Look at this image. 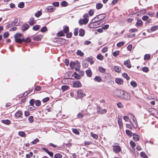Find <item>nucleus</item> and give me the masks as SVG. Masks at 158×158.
I'll list each match as a JSON object with an SVG mask.
<instances>
[{"mask_svg":"<svg viewBox=\"0 0 158 158\" xmlns=\"http://www.w3.org/2000/svg\"><path fill=\"white\" fill-rule=\"evenodd\" d=\"M106 17V15L104 14L98 15L92 19V22L91 24L89 25L90 27L91 28L96 27H98L102 25V24L99 23L98 22L104 19Z\"/></svg>","mask_w":158,"mask_h":158,"instance_id":"obj_1","label":"nucleus"},{"mask_svg":"<svg viewBox=\"0 0 158 158\" xmlns=\"http://www.w3.org/2000/svg\"><path fill=\"white\" fill-rule=\"evenodd\" d=\"M121 98L124 100H129L131 98V96L127 92L122 91L120 92Z\"/></svg>","mask_w":158,"mask_h":158,"instance_id":"obj_2","label":"nucleus"},{"mask_svg":"<svg viewBox=\"0 0 158 158\" xmlns=\"http://www.w3.org/2000/svg\"><path fill=\"white\" fill-rule=\"evenodd\" d=\"M22 35L21 33H17L15 35V41L19 44L21 43L24 40V39L22 38Z\"/></svg>","mask_w":158,"mask_h":158,"instance_id":"obj_3","label":"nucleus"},{"mask_svg":"<svg viewBox=\"0 0 158 158\" xmlns=\"http://www.w3.org/2000/svg\"><path fill=\"white\" fill-rule=\"evenodd\" d=\"M128 115L132 118V121L131 122L133 127L135 128L137 127L138 126L137 121L134 115L131 113H129Z\"/></svg>","mask_w":158,"mask_h":158,"instance_id":"obj_4","label":"nucleus"},{"mask_svg":"<svg viewBox=\"0 0 158 158\" xmlns=\"http://www.w3.org/2000/svg\"><path fill=\"white\" fill-rule=\"evenodd\" d=\"M149 111L152 115L154 116L155 117L158 119L157 117L155 116L156 114L158 115V111L157 110L154 108H150L149 109Z\"/></svg>","mask_w":158,"mask_h":158,"instance_id":"obj_5","label":"nucleus"},{"mask_svg":"<svg viewBox=\"0 0 158 158\" xmlns=\"http://www.w3.org/2000/svg\"><path fill=\"white\" fill-rule=\"evenodd\" d=\"M107 112L106 109H102L100 106H98L97 108V112L101 114H104Z\"/></svg>","mask_w":158,"mask_h":158,"instance_id":"obj_6","label":"nucleus"},{"mask_svg":"<svg viewBox=\"0 0 158 158\" xmlns=\"http://www.w3.org/2000/svg\"><path fill=\"white\" fill-rule=\"evenodd\" d=\"M88 22V19L87 18H84L83 19H80L79 21V24L82 25L83 24H86Z\"/></svg>","mask_w":158,"mask_h":158,"instance_id":"obj_7","label":"nucleus"},{"mask_svg":"<svg viewBox=\"0 0 158 158\" xmlns=\"http://www.w3.org/2000/svg\"><path fill=\"white\" fill-rule=\"evenodd\" d=\"M11 23L12 26H18L20 24V21L18 19H15Z\"/></svg>","mask_w":158,"mask_h":158,"instance_id":"obj_8","label":"nucleus"},{"mask_svg":"<svg viewBox=\"0 0 158 158\" xmlns=\"http://www.w3.org/2000/svg\"><path fill=\"white\" fill-rule=\"evenodd\" d=\"M46 9L48 11L52 12L55 10V8L53 6H49L46 8Z\"/></svg>","mask_w":158,"mask_h":158,"instance_id":"obj_9","label":"nucleus"},{"mask_svg":"<svg viewBox=\"0 0 158 158\" xmlns=\"http://www.w3.org/2000/svg\"><path fill=\"white\" fill-rule=\"evenodd\" d=\"M77 94L78 97L80 98L83 97L85 95V94L83 93V91L81 89H79L77 91Z\"/></svg>","mask_w":158,"mask_h":158,"instance_id":"obj_10","label":"nucleus"},{"mask_svg":"<svg viewBox=\"0 0 158 158\" xmlns=\"http://www.w3.org/2000/svg\"><path fill=\"white\" fill-rule=\"evenodd\" d=\"M115 82L118 84L123 85V81L122 79L117 78L115 79Z\"/></svg>","mask_w":158,"mask_h":158,"instance_id":"obj_11","label":"nucleus"},{"mask_svg":"<svg viewBox=\"0 0 158 158\" xmlns=\"http://www.w3.org/2000/svg\"><path fill=\"white\" fill-rule=\"evenodd\" d=\"M121 150V148L119 146H115L113 147V151L115 153H118Z\"/></svg>","mask_w":158,"mask_h":158,"instance_id":"obj_12","label":"nucleus"},{"mask_svg":"<svg viewBox=\"0 0 158 158\" xmlns=\"http://www.w3.org/2000/svg\"><path fill=\"white\" fill-rule=\"evenodd\" d=\"M73 87L75 88H77L81 86V84L79 81H76L73 84Z\"/></svg>","mask_w":158,"mask_h":158,"instance_id":"obj_13","label":"nucleus"},{"mask_svg":"<svg viewBox=\"0 0 158 158\" xmlns=\"http://www.w3.org/2000/svg\"><path fill=\"white\" fill-rule=\"evenodd\" d=\"M122 120L120 117H118V122L120 128H122L123 127V124L122 121Z\"/></svg>","mask_w":158,"mask_h":158,"instance_id":"obj_14","label":"nucleus"},{"mask_svg":"<svg viewBox=\"0 0 158 158\" xmlns=\"http://www.w3.org/2000/svg\"><path fill=\"white\" fill-rule=\"evenodd\" d=\"M124 64L128 68H130L131 67L130 64V60H128L124 62Z\"/></svg>","mask_w":158,"mask_h":158,"instance_id":"obj_15","label":"nucleus"},{"mask_svg":"<svg viewBox=\"0 0 158 158\" xmlns=\"http://www.w3.org/2000/svg\"><path fill=\"white\" fill-rule=\"evenodd\" d=\"M29 27V25L27 24H24L22 27V30L23 31H25L27 30Z\"/></svg>","mask_w":158,"mask_h":158,"instance_id":"obj_16","label":"nucleus"},{"mask_svg":"<svg viewBox=\"0 0 158 158\" xmlns=\"http://www.w3.org/2000/svg\"><path fill=\"white\" fill-rule=\"evenodd\" d=\"M36 23L35 21L33 18H31L29 21V24L31 25H33Z\"/></svg>","mask_w":158,"mask_h":158,"instance_id":"obj_17","label":"nucleus"},{"mask_svg":"<svg viewBox=\"0 0 158 158\" xmlns=\"http://www.w3.org/2000/svg\"><path fill=\"white\" fill-rule=\"evenodd\" d=\"M86 73L87 76L89 77H90L92 76V72L90 69H88L86 71Z\"/></svg>","mask_w":158,"mask_h":158,"instance_id":"obj_18","label":"nucleus"},{"mask_svg":"<svg viewBox=\"0 0 158 158\" xmlns=\"http://www.w3.org/2000/svg\"><path fill=\"white\" fill-rule=\"evenodd\" d=\"M85 34V31L84 29H80L79 31V35L81 36H83Z\"/></svg>","mask_w":158,"mask_h":158,"instance_id":"obj_19","label":"nucleus"},{"mask_svg":"<svg viewBox=\"0 0 158 158\" xmlns=\"http://www.w3.org/2000/svg\"><path fill=\"white\" fill-rule=\"evenodd\" d=\"M158 30V26L156 25L152 26L150 28L151 32H153Z\"/></svg>","mask_w":158,"mask_h":158,"instance_id":"obj_20","label":"nucleus"},{"mask_svg":"<svg viewBox=\"0 0 158 158\" xmlns=\"http://www.w3.org/2000/svg\"><path fill=\"white\" fill-rule=\"evenodd\" d=\"M114 70L116 72L119 73L121 71V68L118 66H115L114 68Z\"/></svg>","mask_w":158,"mask_h":158,"instance_id":"obj_21","label":"nucleus"},{"mask_svg":"<svg viewBox=\"0 0 158 158\" xmlns=\"http://www.w3.org/2000/svg\"><path fill=\"white\" fill-rule=\"evenodd\" d=\"M94 80L98 82H101L102 81L101 78L98 76H96L94 78Z\"/></svg>","mask_w":158,"mask_h":158,"instance_id":"obj_22","label":"nucleus"},{"mask_svg":"<svg viewBox=\"0 0 158 158\" xmlns=\"http://www.w3.org/2000/svg\"><path fill=\"white\" fill-rule=\"evenodd\" d=\"M42 38V36L41 35H37L34 37L33 39L35 41H39Z\"/></svg>","mask_w":158,"mask_h":158,"instance_id":"obj_23","label":"nucleus"},{"mask_svg":"<svg viewBox=\"0 0 158 158\" xmlns=\"http://www.w3.org/2000/svg\"><path fill=\"white\" fill-rule=\"evenodd\" d=\"M22 114L21 111H19L16 113L15 115L17 118H19L20 117Z\"/></svg>","mask_w":158,"mask_h":158,"instance_id":"obj_24","label":"nucleus"},{"mask_svg":"<svg viewBox=\"0 0 158 158\" xmlns=\"http://www.w3.org/2000/svg\"><path fill=\"white\" fill-rule=\"evenodd\" d=\"M140 156L142 157L143 158H148V156L144 152H141L140 153Z\"/></svg>","mask_w":158,"mask_h":158,"instance_id":"obj_25","label":"nucleus"},{"mask_svg":"<svg viewBox=\"0 0 158 158\" xmlns=\"http://www.w3.org/2000/svg\"><path fill=\"white\" fill-rule=\"evenodd\" d=\"M103 6V5L101 3H98L96 5V8L98 10L101 9Z\"/></svg>","mask_w":158,"mask_h":158,"instance_id":"obj_26","label":"nucleus"},{"mask_svg":"<svg viewBox=\"0 0 158 158\" xmlns=\"http://www.w3.org/2000/svg\"><path fill=\"white\" fill-rule=\"evenodd\" d=\"M98 70L100 72L102 73H104L106 71V69L102 66H100L99 67Z\"/></svg>","mask_w":158,"mask_h":158,"instance_id":"obj_27","label":"nucleus"},{"mask_svg":"<svg viewBox=\"0 0 158 158\" xmlns=\"http://www.w3.org/2000/svg\"><path fill=\"white\" fill-rule=\"evenodd\" d=\"M2 123L6 125L9 124L10 123V121L9 120H2Z\"/></svg>","mask_w":158,"mask_h":158,"instance_id":"obj_28","label":"nucleus"},{"mask_svg":"<svg viewBox=\"0 0 158 158\" xmlns=\"http://www.w3.org/2000/svg\"><path fill=\"white\" fill-rule=\"evenodd\" d=\"M24 3L23 2H19L18 4V7L21 8H23L24 7Z\"/></svg>","mask_w":158,"mask_h":158,"instance_id":"obj_29","label":"nucleus"},{"mask_svg":"<svg viewBox=\"0 0 158 158\" xmlns=\"http://www.w3.org/2000/svg\"><path fill=\"white\" fill-rule=\"evenodd\" d=\"M126 133L127 135L130 137H131L132 135V132H131L130 130H127L126 131Z\"/></svg>","mask_w":158,"mask_h":158,"instance_id":"obj_30","label":"nucleus"},{"mask_svg":"<svg viewBox=\"0 0 158 158\" xmlns=\"http://www.w3.org/2000/svg\"><path fill=\"white\" fill-rule=\"evenodd\" d=\"M19 135L22 137H25L26 136V134L23 131H19L18 133Z\"/></svg>","mask_w":158,"mask_h":158,"instance_id":"obj_31","label":"nucleus"},{"mask_svg":"<svg viewBox=\"0 0 158 158\" xmlns=\"http://www.w3.org/2000/svg\"><path fill=\"white\" fill-rule=\"evenodd\" d=\"M122 75L123 77L125 78L127 80H129L130 78L127 73H123L122 74Z\"/></svg>","mask_w":158,"mask_h":158,"instance_id":"obj_32","label":"nucleus"},{"mask_svg":"<svg viewBox=\"0 0 158 158\" xmlns=\"http://www.w3.org/2000/svg\"><path fill=\"white\" fill-rule=\"evenodd\" d=\"M69 87L68 86L66 85H63L62 86L61 88V89L63 91H65L69 89Z\"/></svg>","mask_w":158,"mask_h":158,"instance_id":"obj_33","label":"nucleus"},{"mask_svg":"<svg viewBox=\"0 0 158 158\" xmlns=\"http://www.w3.org/2000/svg\"><path fill=\"white\" fill-rule=\"evenodd\" d=\"M72 131L73 133L77 135H79L80 134L79 131L77 129L73 128L72 129Z\"/></svg>","mask_w":158,"mask_h":158,"instance_id":"obj_34","label":"nucleus"},{"mask_svg":"<svg viewBox=\"0 0 158 158\" xmlns=\"http://www.w3.org/2000/svg\"><path fill=\"white\" fill-rule=\"evenodd\" d=\"M59 42H62L61 44H64L66 40L65 39H63L62 38H58L57 40Z\"/></svg>","mask_w":158,"mask_h":158,"instance_id":"obj_35","label":"nucleus"},{"mask_svg":"<svg viewBox=\"0 0 158 158\" xmlns=\"http://www.w3.org/2000/svg\"><path fill=\"white\" fill-rule=\"evenodd\" d=\"M133 139L135 140L138 141V136L136 134H133Z\"/></svg>","mask_w":158,"mask_h":158,"instance_id":"obj_36","label":"nucleus"},{"mask_svg":"<svg viewBox=\"0 0 158 158\" xmlns=\"http://www.w3.org/2000/svg\"><path fill=\"white\" fill-rule=\"evenodd\" d=\"M77 55L80 56H82L84 55L83 53L80 50H78L77 51Z\"/></svg>","mask_w":158,"mask_h":158,"instance_id":"obj_37","label":"nucleus"},{"mask_svg":"<svg viewBox=\"0 0 158 158\" xmlns=\"http://www.w3.org/2000/svg\"><path fill=\"white\" fill-rule=\"evenodd\" d=\"M63 31L64 33H67L69 31L68 27L65 26L63 28Z\"/></svg>","mask_w":158,"mask_h":158,"instance_id":"obj_38","label":"nucleus"},{"mask_svg":"<svg viewBox=\"0 0 158 158\" xmlns=\"http://www.w3.org/2000/svg\"><path fill=\"white\" fill-rule=\"evenodd\" d=\"M91 135L94 139H98V136L97 135L94 134L93 132H91L90 133Z\"/></svg>","mask_w":158,"mask_h":158,"instance_id":"obj_39","label":"nucleus"},{"mask_svg":"<svg viewBox=\"0 0 158 158\" xmlns=\"http://www.w3.org/2000/svg\"><path fill=\"white\" fill-rule=\"evenodd\" d=\"M73 75H75V78L77 79H79L81 78L80 76L78 74H77L76 72H74L73 73Z\"/></svg>","mask_w":158,"mask_h":158,"instance_id":"obj_40","label":"nucleus"},{"mask_svg":"<svg viewBox=\"0 0 158 158\" xmlns=\"http://www.w3.org/2000/svg\"><path fill=\"white\" fill-rule=\"evenodd\" d=\"M130 144L131 145V146L132 147V149L133 150L135 151L134 148V147H135V143L133 141H131L130 142Z\"/></svg>","mask_w":158,"mask_h":158,"instance_id":"obj_41","label":"nucleus"},{"mask_svg":"<svg viewBox=\"0 0 158 158\" xmlns=\"http://www.w3.org/2000/svg\"><path fill=\"white\" fill-rule=\"evenodd\" d=\"M40 26L39 25H36L33 27V29L34 31H37L40 28Z\"/></svg>","mask_w":158,"mask_h":158,"instance_id":"obj_42","label":"nucleus"},{"mask_svg":"<svg viewBox=\"0 0 158 158\" xmlns=\"http://www.w3.org/2000/svg\"><path fill=\"white\" fill-rule=\"evenodd\" d=\"M124 44V43L123 42H121L119 43H118L117 44V46L118 47H120L123 46Z\"/></svg>","mask_w":158,"mask_h":158,"instance_id":"obj_43","label":"nucleus"},{"mask_svg":"<svg viewBox=\"0 0 158 158\" xmlns=\"http://www.w3.org/2000/svg\"><path fill=\"white\" fill-rule=\"evenodd\" d=\"M42 12L41 11H38L37 13H36L35 14V16L37 17H39L42 15Z\"/></svg>","mask_w":158,"mask_h":158,"instance_id":"obj_44","label":"nucleus"},{"mask_svg":"<svg viewBox=\"0 0 158 158\" xmlns=\"http://www.w3.org/2000/svg\"><path fill=\"white\" fill-rule=\"evenodd\" d=\"M142 70L143 72H144L145 73H147L149 71L148 68L147 67H143V68Z\"/></svg>","mask_w":158,"mask_h":158,"instance_id":"obj_45","label":"nucleus"},{"mask_svg":"<svg viewBox=\"0 0 158 158\" xmlns=\"http://www.w3.org/2000/svg\"><path fill=\"white\" fill-rule=\"evenodd\" d=\"M54 157L55 158H62V155L60 153H57L55 155Z\"/></svg>","mask_w":158,"mask_h":158,"instance_id":"obj_46","label":"nucleus"},{"mask_svg":"<svg viewBox=\"0 0 158 158\" xmlns=\"http://www.w3.org/2000/svg\"><path fill=\"white\" fill-rule=\"evenodd\" d=\"M130 84L131 85L134 87H135L137 86V84L136 82L134 81H131Z\"/></svg>","mask_w":158,"mask_h":158,"instance_id":"obj_47","label":"nucleus"},{"mask_svg":"<svg viewBox=\"0 0 158 158\" xmlns=\"http://www.w3.org/2000/svg\"><path fill=\"white\" fill-rule=\"evenodd\" d=\"M150 58V56L148 54H145L144 56V60H148Z\"/></svg>","mask_w":158,"mask_h":158,"instance_id":"obj_48","label":"nucleus"},{"mask_svg":"<svg viewBox=\"0 0 158 158\" xmlns=\"http://www.w3.org/2000/svg\"><path fill=\"white\" fill-rule=\"evenodd\" d=\"M97 58L99 60H102L103 59V56L100 54H99L97 56Z\"/></svg>","mask_w":158,"mask_h":158,"instance_id":"obj_49","label":"nucleus"},{"mask_svg":"<svg viewBox=\"0 0 158 158\" xmlns=\"http://www.w3.org/2000/svg\"><path fill=\"white\" fill-rule=\"evenodd\" d=\"M119 51H115L113 53V56L114 57H116L119 55Z\"/></svg>","mask_w":158,"mask_h":158,"instance_id":"obj_50","label":"nucleus"},{"mask_svg":"<svg viewBox=\"0 0 158 158\" xmlns=\"http://www.w3.org/2000/svg\"><path fill=\"white\" fill-rule=\"evenodd\" d=\"M64 34L62 31H60L58 32L57 34V36H61L64 35Z\"/></svg>","mask_w":158,"mask_h":158,"instance_id":"obj_51","label":"nucleus"},{"mask_svg":"<svg viewBox=\"0 0 158 158\" xmlns=\"http://www.w3.org/2000/svg\"><path fill=\"white\" fill-rule=\"evenodd\" d=\"M47 31V29L46 27H43L41 30V31L43 33L46 31Z\"/></svg>","mask_w":158,"mask_h":158,"instance_id":"obj_52","label":"nucleus"},{"mask_svg":"<svg viewBox=\"0 0 158 158\" xmlns=\"http://www.w3.org/2000/svg\"><path fill=\"white\" fill-rule=\"evenodd\" d=\"M35 103L36 106H39L40 105V101L39 100L35 101Z\"/></svg>","mask_w":158,"mask_h":158,"instance_id":"obj_53","label":"nucleus"},{"mask_svg":"<svg viewBox=\"0 0 158 158\" xmlns=\"http://www.w3.org/2000/svg\"><path fill=\"white\" fill-rule=\"evenodd\" d=\"M23 41H24L26 43H28L31 42V40L30 37H27L26 39H24Z\"/></svg>","mask_w":158,"mask_h":158,"instance_id":"obj_54","label":"nucleus"},{"mask_svg":"<svg viewBox=\"0 0 158 158\" xmlns=\"http://www.w3.org/2000/svg\"><path fill=\"white\" fill-rule=\"evenodd\" d=\"M94 10L92 9H91L89 11V14L90 16H92L94 15Z\"/></svg>","mask_w":158,"mask_h":158,"instance_id":"obj_55","label":"nucleus"},{"mask_svg":"<svg viewBox=\"0 0 158 158\" xmlns=\"http://www.w3.org/2000/svg\"><path fill=\"white\" fill-rule=\"evenodd\" d=\"M29 102L31 106H33L34 103H35V100L33 99H31Z\"/></svg>","mask_w":158,"mask_h":158,"instance_id":"obj_56","label":"nucleus"},{"mask_svg":"<svg viewBox=\"0 0 158 158\" xmlns=\"http://www.w3.org/2000/svg\"><path fill=\"white\" fill-rule=\"evenodd\" d=\"M35 107L33 106H28V109L29 110H32L35 109Z\"/></svg>","mask_w":158,"mask_h":158,"instance_id":"obj_57","label":"nucleus"},{"mask_svg":"<svg viewBox=\"0 0 158 158\" xmlns=\"http://www.w3.org/2000/svg\"><path fill=\"white\" fill-rule=\"evenodd\" d=\"M61 5L63 6H66L67 5V3L66 1H63L61 2Z\"/></svg>","mask_w":158,"mask_h":158,"instance_id":"obj_58","label":"nucleus"},{"mask_svg":"<svg viewBox=\"0 0 158 158\" xmlns=\"http://www.w3.org/2000/svg\"><path fill=\"white\" fill-rule=\"evenodd\" d=\"M78 29L77 28H76L74 29V34L75 36L78 35Z\"/></svg>","mask_w":158,"mask_h":158,"instance_id":"obj_59","label":"nucleus"},{"mask_svg":"<svg viewBox=\"0 0 158 158\" xmlns=\"http://www.w3.org/2000/svg\"><path fill=\"white\" fill-rule=\"evenodd\" d=\"M49 99L48 97H46L43 99L42 100V101L43 102L45 103L48 102L49 100Z\"/></svg>","mask_w":158,"mask_h":158,"instance_id":"obj_60","label":"nucleus"},{"mask_svg":"<svg viewBox=\"0 0 158 158\" xmlns=\"http://www.w3.org/2000/svg\"><path fill=\"white\" fill-rule=\"evenodd\" d=\"M117 106L119 108H123V105L120 102H119L117 103Z\"/></svg>","mask_w":158,"mask_h":158,"instance_id":"obj_61","label":"nucleus"},{"mask_svg":"<svg viewBox=\"0 0 158 158\" xmlns=\"http://www.w3.org/2000/svg\"><path fill=\"white\" fill-rule=\"evenodd\" d=\"M109 26L108 24H106L104 25L102 27V28L104 30H106L108 29L109 27Z\"/></svg>","mask_w":158,"mask_h":158,"instance_id":"obj_62","label":"nucleus"},{"mask_svg":"<svg viewBox=\"0 0 158 158\" xmlns=\"http://www.w3.org/2000/svg\"><path fill=\"white\" fill-rule=\"evenodd\" d=\"M28 120L30 123H31L33 121V116H31L28 118Z\"/></svg>","mask_w":158,"mask_h":158,"instance_id":"obj_63","label":"nucleus"},{"mask_svg":"<svg viewBox=\"0 0 158 158\" xmlns=\"http://www.w3.org/2000/svg\"><path fill=\"white\" fill-rule=\"evenodd\" d=\"M137 29H131L129 30V32L131 33L135 32L137 31Z\"/></svg>","mask_w":158,"mask_h":158,"instance_id":"obj_64","label":"nucleus"}]
</instances>
